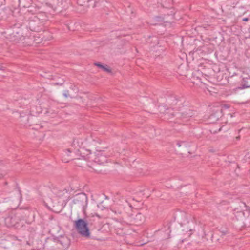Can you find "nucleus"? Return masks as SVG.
<instances>
[{
    "instance_id": "f257e3e1",
    "label": "nucleus",
    "mask_w": 250,
    "mask_h": 250,
    "mask_svg": "<svg viewBox=\"0 0 250 250\" xmlns=\"http://www.w3.org/2000/svg\"><path fill=\"white\" fill-rule=\"evenodd\" d=\"M79 233L86 238H89L90 235L87 223L82 219H79Z\"/></svg>"
},
{
    "instance_id": "f03ea898",
    "label": "nucleus",
    "mask_w": 250,
    "mask_h": 250,
    "mask_svg": "<svg viewBox=\"0 0 250 250\" xmlns=\"http://www.w3.org/2000/svg\"><path fill=\"white\" fill-rule=\"evenodd\" d=\"M88 204V198L83 192L79 193V206L82 208L84 214H86V209Z\"/></svg>"
},
{
    "instance_id": "7ed1b4c3",
    "label": "nucleus",
    "mask_w": 250,
    "mask_h": 250,
    "mask_svg": "<svg viewBox=\"0 0 250 250\" xmlns=\"http://www.w3.org/2000/svg\"><path fill=\"white\" fill-rule=\"evenodd\" d=\"M95 156L94 160L95 162L102 164L107 162V157H110V155H107L104 151H97L95 152Z\"/></svg>"
},
{
    "instance_id": "20e7f679",
    "label": "nucleus",
    "mask_w": 250,
    "mask_h": 250,
    "mask_svg": "<svg viewBox=\"0 0 250 250\" xmlns=\"http://www.w3.org/2000/svg\"><path fill=\"white\" fill-rule=\"evenodd\" d=\"M222 116L221 109L218 108L210 116L209 119L212 123L217 121Z\"/></svg>"
},
{
    "instance_id": "39448f33",
    "label": "nucleus",
    "mask_w": 250,
    "mask_h": 250,
    "mask_svg": "<svg viewBox=\"0 0 250 250\" xmlns=\"http://www.w3.org/2000/svg\"><path fill=\"white\" fill-rule=\"evenodd\" d=\"M182 226L184 227V229H183V231H186V234H184V237L185 238V239L187 238H189L192 235V229H191V227L190 226V225L188 224L187 228H185V227L184 226H186V224L184 222L182 223Z\"/></svg>"
},
{
    "instance_id": "423d86ee",
    "label": "nucleus",
    "mask_w": 250,
    "mask_h": 250,
    "mask_svg": "<svg viewBox=\"0 0 250 250\" xmlns=\"http://www.w3.org/2000/svg\"><path fill=\"white\" fill-rule=\"evenodd\" d=\"M17 222L16 218L13 217L8 216L5 219V224L8 227L15 226Z\"/></svg>"
},
{
    "instance_id": "0eeeda50",
    "label": "nucleus",
    "mask_w": 250,
    "mask_h": 250,
    "mask_svg": "<svg viewBox=\"0 0 250 250\" xmlns=\"http://www.w3.org/2000/svg\"><path fill=\"white\" fill-rule=\"evenodd\" d=\"M75 229L72 230L71 236L76 241L78 240V219L74 221Z\"/></svg>"
},
{
    "instance_id": "6e6552de",
    "label": "nucleus",
    "mask_w": 250,
    "mask_h": 250,
    "mask_svg": "<svg viewBox=\"0 0 250 250\" xmlns=\"http://www.w3.org/2000/svg\"><path fill=\"white\" fill-rule=\"evenodd\" d=\"M39 24V21H38V23H36V22L34 21H30L29 23V26L30 29L33 31L39 32L40 31V27L38 25Z\"/></svg>"
},
{
    "instance_id": "1a4fd4ad",
    "label": "nucleus",
    "mask_w": 250,
    "mask_h": 250,
    "mask_svg": "<svg viewBox=\"0 0 250 250\" xmlns=\"http://www.w3.org/2000/svg\"><path fill=\"white\" fill-rule=\"evenodd\" d=\"M94 65L97 66L99 68L103 70L104 71L106 72L107 73H111V69L107 65H103L99 62H95Z\"/></svg>"
},
{
    "instance_id": "9d476101",
    "label": "nucleus",
    "mask_w": 250,
    "mask_h": 250,
    "mask_svg": "<svg viewBox=\"0 0 250 250\" xmlns=\"http://www.w3.org/2000/svg\"><path fill=\"white\" fill-rule=\"evenodd\" d=\"M135 223L137 224H141L144 222L145 217L141 213H138L134 218Z\"/></svg>"
},
{
    "instance_id": "9b49d317",
    "label": "nucleus",
    "mask_w": 250,
    "mask_h": 250,
    "mask_svg": "<svg viewBox=\"0 0 250 250\" xmlns=\"http://www.w3.org/2000/svg\"><path fill=\"white\" fill-rule=\"evenodd\" d=\"M59 242L63 247L67 248L69 245V240L65 237H61Z\"/></svg>"
},
{
    "instance_id": "f8f14e48",
    "label": "nucleus",
    "mask_w": 250,
    "mask_h": 250,
    "mask_svg": "<svg viewBox=\"0 0 250 250\" xmlns=\"http://www.w3.org/2000/svg\"><path fill=\"white\" fill-rule=\"evenodd\" d=\"M79 151L80 152V155L83 158L90 153L89 150H84L83 148H81Z\"/></svg>"
},
{
    "instance_id": "ddd939ff",
    "label": "nucleus",
    "mask_w": 250,
    "mask_h": 250,
    "mask_svg": "<svg viewBox=\"0 0 250 250\" xmlns=\"http://www.w3.org/2000/svg\"><path fill=\"white\" fill-rule=\"evenodd\" d=\"M53 192L58 197H59L60 198L63 196L66 193V192L64 190L56 191V189H54Z\"/></svg>"
},
{
    "instance_id": "4468645a",
    "label": "nucleus",
    "mask_w": 250,
    "mask_h": 250,
    "mask_svg": "<svg viewBox=\"0 0 250 250\" xmlns=\"http://www.w3.org/2000/svg\"><path fill=\"white\" fill-rule=\"evenodd\" d=\"M182 114L185 117H191L192 116L193 113V112L190 110V109H187V111H184L183 113H182Z\"/></svg>"
},
{
    "instance_id": "2eb2a0df",
    "label": "nucleus",
    "mask_w": 250,
    "mask_h": 250,
    "mask_svg": "<svg viewBox=\"0 0 250 250\" xmlns=\"http://www.w3.org/2000/svg\"><path fill=\"white\" fill-rule=\"evenodd\" d=\"M177 145L179 147H182L184 148L185 147H187L188 146V143H187V142H178V143H177Z\"/></svg>"
},
{
    "instance_id": "dca6fc26",
    "label": "nucleus",
    "mask_w": 250,
    "mask_h": 250,
    "mask_svg": "<svg viewBox=\"0 0 250 250\" xmlns=\"http://www.w3.org/2000/svg\"><path fill=\"white\" fill-rule=\"evenodd\" d=\"M244 216V213L243 212H237L236 213V217Z\"/></svg>"
},
{
    "instance_id": "f3484780",
    "label": "nucleus",
    "mask_w": 250,
    "mask_h": 250,
    "mask_svg": "<svg viewBox=\"0 0 250 250\" xmlns=\"http://www.w3.org/2000/svg\"><path fill=\"white\" fill-rule=\"evenodd\" d=\"M63 96L65 97H68L69 95V93H68V91L66 90L64 92L63 94Z\"/></svg>"
},
{
    "instance_id": "a211bd4d",
    "label": "nucleus",
    "mask_w": 250,
    "mask_h": 250,
    "mask_svg": "<svg viewBox=\"0 0 250 250\" xmlns=\"http://www.w3.org/2000/svg\"><path fill=\"white\" fill-rule=\"evenodd\" d=\"M64 152H65V155H67V156H69L68 153H71V151L70 149H67L66 150V151Z\"/></svg>"
},
{
    "instance_id": "6ab92c4d",
    "label": "nucleus",
    "mask_w": 250,
    "mask_h": 250,
    "mask_svg": "<svg viewBox=\"0 0 250 250\" xmlns=\"http://www.w3.org/2000/svg\"><path fill=\"white\" fill-rule=\"evenodd\" d=\"M166 118L167 119H171V117H169V115H168V114H167H167H166Z\"/></svg>"
},
{
    "instance_id": "aec40b11",
    "label": "nucleus",
    "mask_w": 250,
    "mask_h": 250,
    "mask_svg": "<svg viewBox=\"0 0 250 250\" xmlns=\"http://www.w3.org/2000/svg\"><path fill=\"white\" fill-rule=\"evenodd\" d=\"M4 67L2 65H0V70H4Z\"/></svg>"
},
{
    "instance_id": "412c9836",
    "label": "nucleus",
    "mask_w": 250,
    "mask_h": 250,
    "mask_svg": "<svg viewBox=\"0 0 250 250\" xmlns=\"http://www.w3.org/2000/svg\"><path fill=\"white\" fill-rule=\"evenodd\" d=\"M249 20V19L248 18H244L243 21H248Z\"/></svg>"
},
{
    "instance_id": "4be33fe9",
    "label": "nucleus",
    "mask_w": 250,
    "mask_h": 250,
    "mask_svg": "<svg viewBox=\"0 0 250 250\" xmlns=\"http://www.w3.org/2000/svg\"><path fill=\"white\" fill-rule=\"evenodd\" d=\"M62 161L64 162H68V161L66 160L65 159H62Z\"/></svg>"
},
{
    "instance_id": "5701e85b",
    "label": "nucleus",
    "mask_w": 250,
    "mask_h": 250,
    "mask_svg": "<svg viewBox=\"0 0 250 250\" xmlns=\"http://www.w3.org/2000/svg\"><path fill=\"white\" fill-rule=\"evenodd\" d=\"M187 223H188V224H189V222L188 221L187 222Z\"/></svg>"
}]
</instances>
